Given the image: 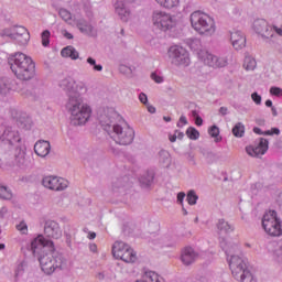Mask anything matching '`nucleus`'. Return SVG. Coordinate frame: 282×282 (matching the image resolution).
Masks as SVG:
<instances>
[{"mask_svg": "<svg viewBox=\"0 0 282 282\" xmlns=\"http://www.w3.org/2000/svg\"><path fill=\"white\" fill-rule=\"evenodd\" d=\"M61 87L68 91L67 109L70 113L72 124L75 127L87 124L89 118H91V107L83 104V98H80V94L87 91L85 84L65 79L62 82Z\"/></svg>", "mask_w": 282, "mask_h": 282, "instance_id": "nucleus-1", "label": "nucleus"}, {"mask_svg": "<svg viewBox=\"0 0 282 282\" xmlns=\"http://www.w3.org/2000/svg\"><path fill=\"white\" fill-rule=\"evenodd\" d=\"M9 64L19 80H32L34 78V62L32 57L23 53H15L10 57Z\"/></svg>", "mask_w": 282, "mask_h": 282, "instance_id": "nucleus-2", "label": "nucleus"}, {"mask_svg": "<svg viewBox=\"0 0 282 282\" xmlns=\"http://www.w3.org/2000/svg\"><path fill=\"white\" fill-rule=\"evenodd\" d=\"M191 25L200 36H213L217 32L215 19L202 11H195L191 14Z\"/></svg>", "mask_w": 282, "mask_h": 282, "instance_id": "nucleus-3", "label": "nucleus"}, {"mask_svg": "<svg viewBox=\"0 0 282 282\" xmlns=\"http://www.w3.org/2000/svg\"><path fill=\"white\" fill-rule=\"evenodd\" d=\"M229 268L234 279L241 282H252L254 278L252 272L248 269V262L239 256H231L229 258Z\"/></svg>", "mask_w": 282, "mask_h": 282, "instance_id": "nucleus-4", "label": "nucleus"}, {"mask_svg": "<svg viewBox=\"0 0 282 282\" xmlns=\"http://www.w3.org/2000/svg\"><path fill=\"white\" fill-rule=\"evenodd\" d=\"M262 228L269 237H282V221L275 210H269L263 215Z\"/></svg>", "mask_w": 282, "mask_h": 282, "instance_id": "nucleus-5", "label": "nucleus"}, {"mask_svg": "<svg viewBox=\"0 0 282 282\" xmlns=\"http://www.w3.org/2000/svg\"><path fill=\"white\" fill-rule=\"evenodd\" d=\"M112 256L115 259H119L124 263H135L138 261V254L133 248L122 241H117L113 243Z\"/></svg>", "mask_w": 282, "mask_h": 282, "instance_id": "nucleus-6", "label": "nucleus"}, {"mask_svg": "<svg viewBox=\"0 0 282 282\" xmlns=\"http://www.w3.org/2000/svg\"><path fill=\"white\" fill-rule=\"evenodd\" d=\"M135 135V132L132 130L129 126H113V131L111 134L112 140L117 144H121L123 147H127V144H131L133 142V138Z\"/></svg>", "mask_w": 282, "mask_h": 282, "instance_id": "nucleus-7", "label": "nucleus"}, {"mask_svg": "<svg viewBox=\"0 0 282 282\" xmlns=\"http://www.w3.org/2000/svg\"><path fill=\"white\" fill-rule=\"evenodd\" d=\"M152 23L159 30L166 32L169 30H173L175 28V19L171 13H166V11H155L152 14Z\"/></svg>", "mask_w": 282, "mask_h": 282, "instance_id": "nucleus-8", "label": "nucleus"}, {"mask_svg": "<svg viewBox=\"0 0 282 282\" xmlns=\"http://www.w3.org/2000/svg\"><path fill=\"white\" fill-rule=\"evenodd\" d=\"M40 264L45 274H53L56 268H63V258L50 252L40 258Z\"/></svg>", "mask_w": 282, "mask_h": 282, "instance_id": "nucleus-9", "label": "nucleus"}, {"mask_svg": "<svg viewBox=\"0 0 282 282\" xmlns=\"http://www.w3.org/2000/svg\"><path fill=\"white\" fill-rule=\"evenodd\" d=\"M169 57L172 59L174 65H183L188 67L191 65V57L188 56V51L182 46H171L169 50Z\"/></svg>", "mask_w": 282, "mask_h": 282, "instance_id": "nucleus-10", "label": "nucleus"}, {"mask_svg": "<svg viewBox=\"0 0 282 282\" xmlns=\"http://www.w3.org/2000/svg\"><path fill=\"white\" fill-rule=\"evenodd\" d=\"M42 185L50 191H65L69 186V182L59 176H45L42 180Z\"/></svg>", "mask_w": 282, "mask_h": 282, "instance_id": "nucleus-11", "label": "nucleus"}, {"mask_svg": "<svg viewBox=\"0 0 282 282\" xmlns=\"http://www.w3.org/2000/svg\"><path fill=\"white\" fill-rule=\"evenodd\" d=\"M4 34L13 39V41H17L20 45H28L30 41V32L23 26H14L11 31H6Z\"/></svg>", "mask_w": 282, "mask_h": 282, "instance_id": "nucleus-12", "label": "nucleus"}, {"mask_svg": "<svg viewBox=\"0 0 282 282\" xmlns=\"http://www.w3.org/2000/svg\"><path fill=\"white\" fill-rule=\"evenodd\" d=\"M198 58H200L205 65H208V67H226V65H228L226 59L219 58L208 51H200L198 53Z\"/></svg>", "mask_w": 282, "mask_h": 282, "instance_id": "nucleus-13", "label": "nucleus"}, {"mask_svg": "<svg viewBox=\"0 0 282 282\" xmlns=\"http://www.w3.org/2000/svg\"><path fill=\"white\" fill-rule=\"evenodd\" d=\"M268 140L267 139H260L258 144L256 145H248L246 148V152L251 158H260V155H265L268 153Z\"/></svg>", "mask_w": 282, "mask_h": 282, "instance_id": "nucleus-14", "label": "nucleus"}, {"mask_svg": "<svg viewBox=\"0 0 282 282\" xmlns=\"http://www.w3.org/2000/svg\"><path fill=\"white\" fill-rule=\"evenodd\" d=\"M44 235H46L48 239H61L63 237V231L61 230L58 223L48 220L44 227Z\"/></svg>", "mask_w": 282, "mask_h": 282, "instance_id": "nucleus-15", "label": "nucleus"}, {"mask_svg": "<svg viewBox=\"0 0 282 282\" xmlns=\"http://www.w3.org/2000/svg\"><path fill=\"white\" fill-rule=\"evenodd\" d=\"M0 140L2 142H7L8 144H19V142H21V134H19V131L12 128H6L0 137Z\"/></svg>", "mask_w": 282, "mask_h": 282, "instance_id": "nucleus-16", "label": "nucleus"}, {"mask_svg": "<svg viewBox=\"0 0 282 282\" xmlns=\"http://www.w3.org/2000/svg\"><path fill=\"white\" fill-rule=\"evenodd\" d=\"M253 29L258 34H260L264 39H270V36H272V26H269L268 21L263 19L256 20L253 22Z\"/></svg>", "mask_w": 282, "mask_h": 282, "instance_id": "nucleus-17", "label": "nucleus"}, {"mask_svg": "<svg viewBox=\"0 0 282 282\" xmlns=\"http://www.w3.org/2000/svg\"><path fill=\"white\" fill-rule=\"evenodd\" d=\"M196 259H199V254L195 252V249L192 247H185L181 253V261L184 265H192L195 263Z\"/></svg>", "mask_w": 282, "mask_h": 282, "instance_id": "nucleus-18", "label": "nucleus"}, {"mask_svg": "<svg viewBox=\"0 0 282 282\" xmlns=\"http://www.w3.org/2000/svg\"><path fill=\"white\" fill-rule=\"evenodd\" d=\"M230 41L235 50H243V47H246V35H243L240 31L232 32Z\"/></svg>", "mask_w": 282, "mask_h": 282, "instance_id": "nucleus-19", "label": "nucleus"}, {"mask_svg": "<svg viewBox=\"0 0 282 282\" xmlns=\"http://www.w3.org/2000/svg\"><path fill=\"white\" fill-rule=\"evenodd\" d=\"M52 150V145H50L48 141H37L34 145V152L40 158H46V155H50V151Z\"/></svg>", "mask_w": 282, "mask_h": 282, "instance_id": "nucleus-20", "label": "nucleus"}, {"mask_svg": "<svg viewBox=\"0 0 282 282\" xmlns=\"http://www.w3.org/2000/svg\"><path fill=\"white\" fill-rule=\"evenodd\" d=\"M47 246H54V242L51 240L45 239L43 236H39L31 242V248L33 252H36V250L41 248H47Z\"/></svg>", "mask_w": 282, "mask_h": 282, "instance_id": "nucleus-21", "label": "nucleus"}, {"mask_svg": "<svg viewBox=\"0 0 282 282\" xmlns=\"http://www.w3.org/2000/svg\"><path fill=\"white\" fill-rule=\"evenodd\" d=\"M156 3L164 10H175L180 8L182 0H155Z\"/></svg>", "mask_w": 282, "mask_h": 282, "instance_id": "nucleus-22", "label": "nucleus"}, {"mask_svg": "<svg viewBox=\"0 0 282 282\" xmlns=\"http://www.w3.org/2000/svg\"><path fill=\"white\" fill-rule=\"evenodd\" d=\"M143 279L147 282H164V278H162L155 271H145Z\"/></svg>", "mask_w": 282, "mask_h": 282, "instance_id": "nucleus-23", "label": "nucleus"}, {"mask_svg": "<svg viewBox=\"0 0 282 282\" xmlns=\"http://www.w3.org/2000/svg\"><path fill=\"white\" fill-rule=\"evenodd\" d=\"M61 54L64 58H72L73 61H76V58H78V53L72 46L63 48Z\"/></svg>", "mask_w": 282, "mask_h": 282, "instance_id": "nucleus-24", "label": "nucleus"}, {"mask_svg": "<svg viewBox=\"0 0 282 282\" xmlns=\"http://www.w3.org/2000/svg\"><path fill=\"white\" fill-rule=\"evenodd\" d=\"M116 12L121 17V19H124V17H129V11L124 8V2L122 0H117L116 4Z\"/></svg>", "mask_w": 282, "mask_h": 282, "instance_id": "nucleus-25", "label": "nucleus"}, {"mask_svg": "<svg viewBox=\"0 0 282 282\" xmlns=\"http://www.w3.org/2000/svg\"><path fill=\"white\" fill-rule=\"evenodd\" d=\"M232 133L235 138H243L246 133V126H243L241 122L236 123L232 128Z\"/></svg>", "mask_w": 282, "mask_h": 282, "instance_id": "nucleus-26", "label": "nucleus"}, {"mask_svg": "<svg viewBox=\"0 0 282 282\" xmlns=\"http://www.w3.org/2000/svg\"><path fill=\"white\" fill-rule=\"evenodd\" d=\"M25 268H28V264L25 262H21L20 264H18L13 276L15 282L19 281L21 276H23V274H25Z\"/></svg>", "mask_w": 282, "mask_h": 282, "instance_id": "nucleus-27", "label": "nucleus"}, {"mask_svg": "<svg viewBox=\"0 0 282 282\" xmlns=\"http://www.w3.org/2000/svg\"><path fill=\"white\" fill-rule=\"evenodd\" d=\"M77 26L80 32H85V34H91V32H94V26H91V24H87L85 21L78 22Z\"/></svg>", "mask_w": 282, "mask_h": 282, "instance_id": "nucleus-28", "label": "nucleus"}, {"mask_svg": "<svg viewBox=\"0 0 282 282\" xmlns=\"http://www.w3.org/2000/svg\"><path fill=\"white\" fill-rule=\"evenodd\" d=\"M243 67H245V69H247V72H251L252 69H254V67H257V61H254V58L248 56L245 58Z\"/></svg>", "mask_w": 282, "mask_h": 282, "instance_id": "nucleus-29", "label": "nucleus"}, {"mask_svg": "<svg viewBox=\"0 0 282 282\" xmlns=\"http://www.w3.org/2000/svg\"><path fill=\"white\" fill-rule=\"evenodd\" d=\"M208 133L212 138H214L215 142H221V137H219V128L217 126H213L208 129Z\"/></svg>", "mask_w": 282, "mask_h": 282, "instance_id": "nucleus-30", "label": "nucleus"}, {"mask_svg": "<svg viewBox=\"0 0 282 282\" xmlns=\"http://www.w3.org/2000/svg\"><path fill=\"white\" fill-rule=\"evenodd\" d=\"M217 228L220 230V232H232V226L226 223V220H219Z\"/></svg>", "mask_w": 282, "mask_h": 282, "instance_id": "nucleus-31", "label": "nucleus"}, {"mask_svg": "<svg viewBox=\"0 0 282 282\" xmlns=\"http://www.w3.org/2000/svg\"><path fill=\"white\" fill-rule=\"evenodd\" d=\"M0 197L1 199H12V192L8 187L0 185Z\"/></svg>", "mask_w": 282, "mask_h": 282, "instance_id": "nucleus-32", "label": "nucleus"}, {"mask_svg": "<svg viewBox=\"0 0 282 282\" xmlns=\"http://www.w3.org/2000/svg\"><path fill=\"white\" fill-rule=\"evenodd\" d=\"M186 135L189 140H198L199 139V131L197 129L191 127L186 130Z\"/></svg>", "mask_w": 282, "mask_h": 282, "instance_id": "nucleus-33", "label": "nucleus"}, {"mask_svg": "<svg viewBox=\"0 0 282 282\" xmlns=\"http://www.w3.org/2000/svg\"><path fill=\"white\" fill-rule=\"evenodd\" d=\"M187 204H189V206H195L197 204V199H198V196L197 194H195L194 191H189L187 193Z\"/></svg>", "mask_w": 282, "mask_h": 282, "instance_id": "nucleus-34", "label": "nucleus"}, {"mask_svg": "<svg viewBox=\"0 0 282 282\" xmlns=\"http://www.w3.org/2000/svg\"><path fill=\"white\" fill-rule=\"evenodd\" d=\"M50 36H52V33H50L48 30L42 32L41 39L43 47H47V45H50Z\"/></svg>", "mask_w": 282, "mask_h": 282, "instance_id": "nucleus-35", "label": "nucleus"}, {"mask_svg": "<svg viewBox=\"0 0 282 282\" xmlns=\"http://www.w3.org/2000/svg\"><path fill=\"white\" fill-rule=\"evenodd\" d=\"M59 17L61 19H63V21H66V23H69V21H72V13L67 11V9H61Z\"/></svg>", "mask_w": 282, "mask_h": 282, "instance_id": "nucleus-36", "label": "nucleus"}, {"mask_svg": "<svg viewBox=\"0 0 282 282\" xmlns=\"http://www.w3.org/2000/svg\"><path fill=\"white\" fill-rule=\"evenodd\" d=\"M8 91H10V87L3 79L0 78V96H6Z\"/></svg>", "mask_w": 282, "mask_h": 282, "instance_id": "nucleus-37", "label": "nucleus"}, {"mask_svg": "<svg viewBox=\"0 0 282 282\" xmlns=\"http://www.w3.org/2000/svg\"><path fill=\"white\" fill-rule=\"evenodd\" d=\"M87 63H89V65H94L95 72H102V65H96V59L88 57Z\"/></svg>", "mask_w": 282, "mask_h": 282, "instance_id": "nucleus-38", "label": "nucleus"}, {"mask_svg": "<svg viewBox=\"0 0 282 282\" xmlns=\"http://www.w3.org/2000/svg\"><path fill=\"white\" fill-rule=\"evenodd\" d=\"M270 95H271V96L281 97V96H282V89L279 88V87H271V88H270Z\"/></svg>", "mask_w": 282, "mask_h": 282, "instance_id": "nucleus-39", "label": "nucleus"}, {"mask_svg": "<svg viewBox=\"0 0 282 282\" xmlns=\"http://www.w3.org/2000/svg\"><path fill=\"white\" fill-rule=\"evenodd\" d=\"M17 230L22 232V235H25V232H28V225L24 221H22L17 226Z\"/></svg>", "mask_w": 282, "mask_h": 282, "instance_id": "nucleus-40", "label": "nucleus"}, {"mask_svg": "<svg viewBox=\"0 0 282 282\" xmlns=\"http://www.w3.org/2000/svg\"><path fill=\"white\" fill-rule=\"evenodd\" d=\"M192 113H193L194 118H196L195 124L197 127H202V124H204V120L202 119V117L197 116V111H193Z\"/></svg>", "mask_w": 282, "mask_h": 282, "instance_id": "nucleus-41", "label": "nucleus"}, {"mask_svg": "<svg viewBox=\"0 0 282 282\" xmlns=\"http://www.w3.org/2000/svg\"><path fill=\"white\" fill-rule=\"evenodd\" d=\"M151 78L152 80H154V83H158V84L164 83V78L160 75H156L155 73L151 74Z\"/></svg>", "mask_w": 282, "mask_h": 282, "instance_id": "nucleus-42", "label": "nucleus"}, {"mask_svg": "<svg viewBox=\"0 0 282 282\" xmlns=\"http://www.w3.org/2000/svg\"><path fill=\"white\" fill-rule=\"evenodd\" d=\"M251 99L253 100V102H256V105H260V104H261V97H260V95L257 94V93H253V94L251 95Z\"/></svg>", "mask_w": 282, "mask_h": 282, "instance_id": "nucleus-43", "label": "nucleus"}, {"mask_svg": "<svg viewBox=\"0 0 282 282\" xmlns=\"http://www.w3.org/2000/svg\"><path fill=\"white\" fill-rule=\"evenodd\" d=\"M281 133V131L279 130V128H273L271 131H267L265 135H279Z\"/></svg>", "mask_w": 282, "mask_h": 282, "instance_id": "nucleus-44", "label": "nucleus"}, {"mask_svg": "<svg viewBox=\"0 0 282 282\" xmlns=\"http://www.w3.org/2000/svg\"><path fill=\"white\" fill-rule=\"evenodd\" d=\"M139 100H140V102H142L143 105H147L149 98L147 97V95H144V93H141V94L139 95Z\"/></svg>", "mask_w": 282, "mask_h": 282, "instance_id": "nucleus-45", "label": "nucleus"}, {"mask_svg": "<svg viewBox=\"0 0 282 282\" xmlns=\"http://www.w3.org/2000/svg\"><path fill=\"white\" fill-rule=\"evenodd\" d=\"M141 182L145 185V186H150L151 182H153V174L149 175L147 181L141 180Z\"/></svg>", "mask_w": 282, "mask_h": 282, "instance_id": "nucleus-46", "label": "nucleus"}, {"mask_svg": "<svg viewBox=\"0 0 282 282\" xmlns=\"http://www.w3.org/2000/svg\"><path fill=\"white\" fill-rule=\"evenodd\" d=\"M184 197H186V194H184L183 192L177 194V202H180V204H182L184 202Z\"/></svg>", "mask_w": 282, "mask_h": 282, "instance_id": "nucleus-47", "label": "nucleus"}, {"mask_svg": "<svg viewBox=\"0 0 282 282\" xmlns=\"http://www.w3.org/2000/svg\"><path fill=\"white\" fill-rule=\"evenodd\" d=\"M223 249L225 250L227 257H230V254H232V248H229L228 246H223Z\"/></svg>", "mask_w": 282, "mask_h": 282, "instance_id": "nucleus-48", "label": "nucleus"}, {"mask_svg": "<svg viewBox=\"0 0 282 282\" xmlns=\"http://www.w3.org/2000/svg\"><path fill=\"white\" fill-rule=\"evenodd\" d=\"M89 250H90V252H98V246H96V243H91L89 246Z\"/></svg>", "mask_w": 282, "mask_h": 282, "instance_id": "nucleus-49", "label": "nucleus"}, {"mask_svg": "<svg viewBox=\"0 0 282 282\" xmlns=\"http://www.w3.org/2000/svg\"><path fill=\"white\" fill-rule=\"evenodd\" d=\"M63 35L65 36V39H68V40L74 39V35H72V33H69L67 31H63Z\"/></svg>", "mask_w": 282, "mask_h": 282, "instance_id": "nucleus-50", "label": "nucleus"}, {"mask_svg": "<svg viewBox=\"0 0 282 282\" xmlns=\"http://www.w3.org/2000/svg\"><path fill=\"white\" fill-rule=\"evenodd\" d=\"M273 30H274V32H276V34H279V36H282V26L281 28L273 26L272 31Z\"/></svg>", "mask_w": 282, "mask_h": 282, "instance_id": "nucleus-51", "label": "nucleus"}, {"mask_svg": "<svg viewBox=\"0 0 282 282\" xmlns=\"http://www.w3.org/2000/svg\"><path fill=\"white\" fill-rule=\"evenodd\" d=\"M169 140H170V142H176V140H177V134H170L169 135Z\"/></svg>", "mask_w": 282, "mask_h": 282, "instance_id": "nucleus-52", "label": "nucleus"}, {"mask_svg": "<svg viewBox=\"0 0 282 282\" xmlns=\"http://www.w3.org/2000/svg\"><path fill=\"white\" fill-rule=\"evenodd\" d=\"M219 111H220V113H221L223 116H226V115L228 113V108L221 107V108L219 109Z\"/></svg>", "mask_w": 282, "mask_h": 282, "instance_id": "nucleus-53", "label": "nucleus"}, {"mask_svg": "<svg viewBox=\"0 0 282 282\" xmlns=\"http://www.w3.org/2000/svg\"><path fill=\"white\" fill-rule=\"evenodd\" d=\"M176 138L182 140L184 138V132L175 131Z\"/></svg>", "mask_w": 282, "mask_h": 282, "instance_id": "nucleus-54", "label": "nucleus"}, {"mask_svg": "<svg viewBox=\"0 0 282 282\" xmlns=\"http://www.w3.org/2000/svg\"><path fill=\"white\" fill-rule=\"evenodd\" d=\"M180 122H182V124H188V121L186 120L185 116H181Z\"/></svg>", "mask_w": 282, "mask_h": 282, "instance_id": "nucleus-55", "label": "nucleus"}, {"mask_svg": "<svg viewBox=\"0 0 282 282\" xmlns=\"http://www.w3.org/2000/svg\"><path fill=\"white\" fill-rule=\"evenodd\" d=\"M148 111H149L150 113H155V107H153V106H148Z\"/></svg>", "mask_w": 282, "mask_h": 282, "instance_id": "nucleus-56", "label": "nucleus"}, {"mask_svg": "<svg viewBox=\"0 0 282 282\" xmlns=\"http://www.w3.org/2000/svg\"><path fill=\"white\" fill-rule=\"evenodd\" d=\"M253 132L261 135V128H253Z\"/></svg>", "mask_w": 282, "mask_h": 282, "instance_id": "nucleus-57", "label": "nucleus"}, {"mask_svg": "<svg viewBox=\"0 0 282 282\" xmlns=\"http://www.w3.org/2000/svg\"><path fill=\"white\" fill-rule=\"evenodd\" d=\"M6 213H8V209L2 207V209L0 210L1 217H3V215H6Z\"/></svg>", "mask_w": 282, "mask_h": 282, "instance_id": "nucleus-58", "label": "nucleus"}, {"mask_svg": "<svg viewBox=\"0 0 282 282\" xmlns=\"http://www.w3.org/2000/svg\"><path fill=\"white\" fill-rule=\"evenodd\" d=\"M96 237V232H89L88 239H94Z\"/></svg>", "mask_w": 282, "mask_h": 282, "instance_id": "nucleus-59", "label": "nucleus"}, {"mask_svg": "<svg viewBox=\"0 0 282 282\" xmlns=\"http://www.w3.org/2000/svg\"><path fill=\"white\" fill-rule=\"evenodd\" d=\"M265 107H272V100H270V99L267 100V101H265Z\"/></svg>", "mask_w": 282, "mask_h": 282, "instance_id": "nucleus-60", "label": "nucleus"}, {"mask_svg": "<svg viewBox=\"0 0 282 282\" xmlns=\"http://www.w3.org/2000/svg\"><path fill=\"white\" fill-rule=\"evenodd\" d=\"M271 111H272V115H273V116H276V108L272 107V108H271Z\"/></svg>", "mask_w": 282, "mask_h": 282, "instance_id": "nucleus-61", "label": "nucleus"}, {"mask_svg": "<svg viewBox=\"0 0 282 282\" xmlns=\"http://www.w3.org/2000/svg\"><path fill=\"white\" fill-rule=\"evenodd\" d=\"M163 120H165V122H171V117H163Z\"/></svg>", "mask_w": 282, "mask_h": 282, "instance_id": "nucleus-62", "label": "nucleus"}, {"mask_svg": "<svg viewBox=\"0 0 282 282\" xmlns=\"http://www.w3.org/2000/svg\"><path fill=\"white\" fill-rule=\"evenodd\" d=\"M6 248V245L0 243V250H3Z\"/></svg>", "mask_w": 282, "mask_h": 282, "instance_id": "nucleus-63", "label": "nucleus"}, {"mask_svg": "<svg viewBox=\"0 0 282 282\" xmlns=\"http://www.w3.org/2000/svg\"><path fill=\"white\" fill-rule=\"evenodd\" d=\"M184 215H188V213L186 212V209L183 208Z\"/></svg>", "mask_w": 282, "mask_h": 282, "instance_id": "nucleus-64", "label": "nucleus"}]
</instances>
